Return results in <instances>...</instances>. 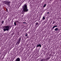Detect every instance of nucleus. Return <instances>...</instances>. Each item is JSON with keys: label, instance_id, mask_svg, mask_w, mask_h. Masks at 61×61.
Wrapping results in <instances>:
<instances>
[{"label": "nucleus", "instance_id": "f257e3e1", "mask_svg": "<svg viewBox=\"0 0 61 61\" xmlns=\"http://www.w3.org/2000/svg\"><path fill=\"white\" fill-rule=\"evenodd\" d=\"M22 7L24 12H27L29 10L28 9L27 6L26 4H25L24 5L22 6Z\"/></svg>", "mask_w": 61, "mask_h": 61}, {"label": "nucleus", "instance_id": "f03ea898", "mask_svg": "<svg viewBox=\"0 0 61 61\" xmlns=\"http://www.w3.org/2000/svg\"><path fill=\"white\" fill-rule=\"evenodd\" d=\"M4 27H5V28H4V30H3L4 31H8L9 29H11V26H10V25H7V26H4Z\"/></svg>", "mask_w": 61, "mask_h": 61}, {"label": "nucleus", "instance_id": "7ed1b4c3", "mask_svg": "<svg viewBox=\"0 0 61 61\" xmlns=\"http://www.w3.org/2000/svg\"><path fill=\"white\" fill-rule=\"evenodd\" d=\"M11 2L9 0H6V1H4V4H5V5H8L9 6H10V5L11 4Z\"/></svg>", "mask_w": 61, "mask_h": 61}, {"label": "nucleus", "instance_id": "20e7f679", "mask_svg": "<svg viewBox=\"0 0 61 61\" xmlns=\"http://www.w3.org/2000/svg\"><path fill=\"white\" fill-rule=\"evenodd\" d=\"M21 39V38L20 37L19 39L17 40V42L16 43V45H19L20 43Z\"/></svg>", "mask_w": 61, "mask_h": 61}, {"label": "nucleus", "instance_id": "39448f33", "mask_svg": "<svg viewBox=\"0 0 61 61\" xmlns=\"http://www.w3.org/2000/svg\"><path fill=\"white\" fill-rule=\"evenodd\" d=\"M16 23L17 24H18L19 23V22L18 21H16L14 23V25L15 26L16 25Z\"/></svg>", "mask_w": 61, "mask_h": 61}, {"label": "nucleus", "instance_id": "423d86ee", "mask_svg": "<svg viewBox=\"0 0 61 61\" xmlns=\"http://www.w3.org/2000/svg\"><path fill=\"white\" fill-rule=\"evenodd\" d=\"M15 61H20V58L18 57L15 60Z\"/></svg>", "mask_w": 61, "mask_h": 61}, {"label": "nucleus", "instance_id": "0eeeda50", "mask_svg": "<svg viewBox=\"0 0 61 61\" xmlns=\"http://www.w3.org/2000/svg\"><path fill=\"white\" fill-rule=\"evenodd\" d=\"M58 26L57 25H55L53 26V27L52 28V30H53L56 27H57Z\"/></svg>", "mask_w": 61, "mask_h": 61}, {"label": "nucleus", "instance_id": "6e6552de", "mask_svg": "<svg viewBox=\"0 0 61 61\" xmlns=\"http://www.w3.org/2000/svg\"><path fill=\"white\" fill-rule=\"evenodd\" d=\"M36 47H41V45L40 44H38V45H37L36 46Z\"/></svg>", "mask_w": 61, "mask_h": 61}, {"label": "nucleus", "instance_id": "1a4fd4ad", "mask_svg": "<svg viewBox=\"0 0 61 61\" xmlns=\"http://www.w3.org/2000/svg\"><path fill=\"white\" fill-rule=\"evenodd\" d=\"M59 30V29L58 28H55V31H58Z\"/></svg>", "mask_w": 61, "mask_h": 61}, {"label": "nucleus", "instance_id": "9d476101", "mask_svg": "<svg viewBox=\"0 0 61 61\" xmlns=\"http://www.w3.org/2000/svg\"><path fill=\"white\" fill-rule=\"evenodd\" d=\"M56 0H54V2H53V4H56Z\"/></svg>", "mask_w": 61, "mask_h": 61}, {"label": "nucleus", "instance_id": "9b49d317", "mask_svg": "<svg viewBox=\"0 0 61 61\" xmlns=\"http://www.w3.org/2000/svg\"><path fill=\"white\" fill-rule=\"evenodd\" d=\"M46 4H45L43 6V7H45L46 6Z\"/></svg>", "mask_w": 61, "mask_h": 61}, {"label": "nucleus", "instance_id": "f8f14e48", "mask_svg": "<svg viewBox=\"0 0 61 61\" xmlns=\"http://www.w3.org/2000/svg\"><path fill=\"white\" fill-rule=\"evenodd\" d=\"M38 22H37L36 23V24L35 25L36 26L37 25H38Z\"/></svg>", "mask_w": 61, "mask_h": 61}, {"label": "nucleus", "instance_id": "ddd939ff", "mask_svg": "<svg viewBox=\"0 0 61 61\" xmlns=\"http://www.w3.org/2000/svg\"><path fill=\"white\" fill-rule=\"evenodd\" d=\"M4 21H3L1 23H2V24H4Z\"/></svg>", "mask_w": 61, "mask_h": 61}, {"label": "nucleus", "instance_id": "4468645a", "mask_svg": "<svg viewBox=\"0 0 61 61\" xmlns=\"http://www.w3.org/2000/svg\"><path fill=\"white\" fill-rule=\"evenodd\" d=\"M43 20H45V17H43Z\"/></svg>", "mask_w": 61, "mask_h": 61}, {"label": "nucleus", "instance_id": "2eb2a0df", "mask_svg": "<svg viewBox=\"0 0 61 61\" xmlns=\"http://www.w3.org/2000/svg\"><path fill=\"white\" fill-rule=\"evenodd\" d=\"M27 35H28V34H27V33H26V34H25V36H27Z\"/></svg>", "mask_w": 61, "mask_h": 61}, {"label": "nucleus", "instance_id": "dca6fc26", "mask_svg": "<svg viewBox=\"0 0 61 61\" xmlns=\"http://www.w3.org/2000/svg\"><path fill=\"white\" fill-rule=\"evenodd\" d=\"M55 21L53 20V21L52 23V24H55Z\"/></svg>", "mask_w": 61, "mask_h": 61}, {"label": "nucleus", "instance_id": "f3484780", "mask_svg": "<svg viewBox=\"0 0 61 61\" xmlns=\"http://www.w3.org/2000/svg\"><path fill=\"white\" fill-rule=\"evenodd\" d=\"M6 11L7 12H8V10H7V9H6Z\"/></svg>", "mask_w": 61, "mask_h": 61}, {"label": "nucleus", "instance_id": "a211bd4d", "mask_svg": "<svg viewBox=\"0 0 61 61\" xmlns=\"http://www.w3.org/2000/svg\"><path fill=\"white\" fill-rule=\"evenodd\" d=\"M23 24H26V22H23Z\"/></svg>", "mask_w": 61, "mask_h": 61}, {"label": "nucleus", "instance_id": "6ab92c4d", "mask_svg": "<svg viewBox=\"0 0 61 61\" xmlns=\"http://www.w3.org/2000/svg\"><path fill=\"white\" fill-rule=\"evenodd\" d=\"M49 12H48L47 13V14H49Z\"/></svg>", "mask_w": 61, "mask_h": 61}, {"label": "nucleus", "instance_id": "aec40b11", "mask_svg": "<svg viewBox=\"0 0 61 61\" xmlns=\"http://www.w3.org/2000/svg\"><path fill=\"white\" fill-rule=\"evenodd\" d=\"M43 61V60L42 59V60H41V61Z\"/></svg>", "mask_w": 61, "mask_h": 61}, {"label": "nucleus", "instance_id": "412c9836", "mask_svg": "<svg viewBox=\"0 0 61 61\" xmlns=\"http://www.w3.org/2000/svg\"><path fill=\"white\" fill-rule=\"evenodd\" d=\"M60 2H61V0H59Z\"/></svg>", "mask_w": 61, "mask_h": 61}, {"label": "nucleus", "instance_id": "4be33fe9", "mask_svg": "<svg viewBox=\"0 0 61 61\" xmlns=\"http://www.w3.org/2000/svg\"><path fill=\"white\" fill-rule=\"evenodd\" d=\"M52 21H53V20H52V21H51V23H52Z\"/></svg>", "mask_w": 61, "mask_h": 61}, {"label": "nucleus", "instance_id": "5701e85b", "mask_svg": "<svg viewBox=\"0 0 61 61\" xmlns=\"http://www.w3.org/2000/svg\"><path fill=\"white\" fill-rule=\"evenodd\" d=\"M27 38H28V37H26Z\"/></svg>", "mask_w": 61, "mask_h": 61}, {"label": "nucleus", "instance_id": "b1692460", "mask_svg": "<svg viewBox=\"0 0 61 61\" xmlns=\"http://www.w3.org/2000/svg\"><path fill=\"white\" fill-rule=\"evenodd\" d=\"M50 0V1H51V0Z\"/></svg>", "mask_w": 61, "mask_h": 61}]
</instances>
